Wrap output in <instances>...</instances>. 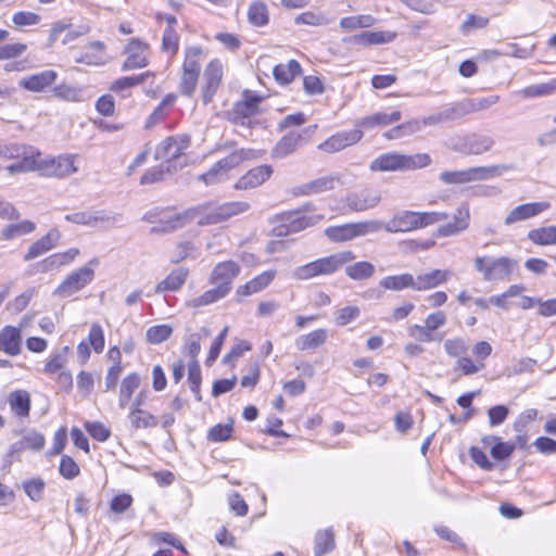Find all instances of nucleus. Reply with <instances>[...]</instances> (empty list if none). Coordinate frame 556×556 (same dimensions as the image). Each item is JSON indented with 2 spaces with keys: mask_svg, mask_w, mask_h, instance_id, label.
I'll list each match as a JSON object with an SVG mask.
<instances>
[{
  "mask_svg": "<svg viewBox=\"0 0 556 556\" xmlns=\"http://www.w3.org/2000/svg\"><path fill=\"white\" fill-rule=\"evenodd\" d=\"M494 144V138L489 135L478 132L468 134V155H480L489 152Z\"/></svg>",
  "mask_w": 556,
  "mask_h": 556,
  "instance_id": "nucleus-34",
  "label": "nucleus"
},
{
  "mask_svg": "<svg viewBox=\"0 0 556 556\" xmlns=\"http://www.w3.org/2000/svg\"><path fill=\"white\" fill-rule=\"evenodd\" d=\"M375 274V266L370 262L362 261L351 265L346 264L345 275L353 280L369 279Z\"/></svg>",
  "mask_w": 556,
  "mask_h": 556,
  "instance_id": "nucleus-42",
  "label": "nucleus"
},
{
  "mask_svg": "<svg viewBox=\"0 0 556 556\" xmlns=\"http://www.w3.org/2000/svg\"><path fill=\"white\" fill-rule=\"evenodd\" d=\"M361 129H351L337 132L319 144V149L333 153L357 143L363 138Z\"/></svg>",
  "mask_w": 556,
  "mask_h": 556,
  "instance_id": "nucleus-12",
  "label": "nucleus"
},
{
  "mask_svg": "<svg viewBox=\"0 0 556 556\" xmlns=\"http://www.w3.org/2000/svg\"><path fill=\"white\" fill-rule=\"evenodd\" d=\"M173 332V329L168 325L152 326L147 330V340L151 344H160L166 341Z\"/></svg>",
  "mask_w": 556,
  "mask_h": 556,
  "instance_id": "nucleus-55",
  "label": "nucleus"
},
{
  "mask_svg": "<svg viewBox=\"0 0 556 556\" xmlns=\"http://www.w3.org/2000/svg\"><path fill=\"white\" fill-rule=\"evenodd\" d=\"M496 443L491 448V455L496 460H504L508 458L515 451V444L503 442L500 438H493Z\"/></svg>",
  "mask_w": 556,
  "mask_h": 556,
  "instance_id": "nucleus-62",
  "label": "nucleus"
},
{
  "mask_svg": "<svg viewBox=\"0 0 556 556\" xmlns=\"http://www.w3.org/2000/svg\"><path fill=\"white\" fill-rule=\"evenodd\" d=\"M440 180L445 185H464L471 182L468 169L442 172L440 174Z\"/></svg>",
  "mask_w": 556,
  "mask_h": 556,
  "instance_id": "nucleus-57",
  "label": "nucleus"
},
{
  "mask_svg": "<svg viewBox=\"0 0 556 556\" xmlns=\"http://www.w3.org/2000/svg\"><path fill=\"white\" fill-rule=\"evenodd\" d=\"M447 217L444 212H416L418 229L445 220Z\"/></svg>",
  "mask_w": 556,
  "mask_h": 556,
  "instance_id": "nucleus-59",
  "label": "nucleus"
},
{
  "mask_svg": "<svg viewBox=\"0 0 556 556\" xmlns=\"http://www.w3.org/2000/svg\"><path fill=\"white\" fill-rule=\"evenodd\" d=\"M444 350L448 356L459 358L467 353L468 346L464 339L454 338L444 342Z\"/></svg>",
  "mask_w": 556,
  "mask_h": 556,
  "instance_id": "nucleus-60",
  "label": "nucleus"
},
{
  "mask_svg": "<svg viewBox=\"0 0 556 556\" xmlns=\"http://www.w3.org/2000/svg\"><path fill=\"white\" fill-rule=\"evenodd\" d=\"M549 208L548 202H531L520 204L514 207L506 216L504 223L509 226L518 222H522L532 217H535Z\"/></svg>",
  "mask_w": 556,
  "mask_h": 556,
  "instance_id": "nucleus-20",
  "label": "nucleus"
},
{
  "mask_svg": "<svg viewBox=\"0 0 556 556\" xmlns=\"http://www.w3.org/2000/svg\"><path fill=\"white\" fill-rule=\"evenodd\" d=\"M40 21L41 16L39 14L29 11H18L12 17V22L17 27L34 26L39 24Z\"/></svg>",
  "mask_w": 556,
  "mask_h": 556,
  "instance_id": "nucleus-63",
  "label": "nucleus"
},
{
  "mask_svg": "<svg viewBox=\"0 0 556 556\" xmlns=\"http://www.w3.org/2000/svg\"><path fill=\"white\" fill-rule=\"evenodd\" d=\"M52 93L55 98L66 101H78L80 99V90L65 84L53 87Z\"/></svg>",
  "mask_w": 556,
  "mask_h": 556,
  "instance_id": "nucleus-64",
  "label": "nucleus"
},
{
  "mask_svg": "<svg viewBox=\"0 0 556 556\" xmlns=\"http://www.w3.org/2000/svg\"><path fill=\"white\" fill-rule=\"evenodd\" d=\"M148 50L147 43L139 39H132L126 47L127 58L123 63V71H131L136 68H142L148 65Z\"/></svg>",
  "mask_w": 556,
  "mask_h": 556,
  "instance_id": "nucleus-17",
  "label": "nucleus"
},
{
  "mask_svg": "<svg viewBox=\"0 0 556 556\" xmlns=\"http://www.w3.org/2000/svg\"><path fill=\"white\" fill-rule=\"evenodd\" d=\"M274 170L270 165H258L251 168L241 176L235 184L236 190H250L262 186L273 175Z\"/></svg>",
  "mask_w": 556,
  "mask_h": 556,
  "instance_id": "nucleus-15",
  "label": "nucleus"
},
{
  "mask_svg": "<svg viewBox=\"0 0 556 556\" xmlns=\"http://www.w3.org/2000/svg\"><path fill=\"white\" fill-rule=\"evenodd\" d=\"M379 224L375 220L350 223L330 226L325 229V236L332 242H345L358 237L378 232Z\"/></svg>",
  "mask_w": 556,
  "mask_h": 556,
  "instance_id": "nucleus-7",
  "label": "nucleus"
},
{
  "mask_svg": "<svg viewBox=\"0 0 556 556\" xmlns=\"http://www.w3.org/2000/svg\"><path fill=\"white\" fill-rule=\"evenodd\" d=\"M88 340L96 353H102L104 349V332L100 324L93 323L91 325Z\"/></svg>",
  "mask_w": 556,
  "mask_h": 556,
  "instance_id": "nucleus-61",
  "label": "nucleus"
},
{
  "mask_svg": "<svg viewBox=\"0 0 556 556\" xmlns=\"http://www.w3.org/2000/svg\"><path fill=\"white\" fill-rule=\"evenodd\" d=\"M262 100L261 96L244 91L243 99L238 101L229 113V119L236 125L251 128L253 125L251 118L258 113V104Z\"/></svg>",
  "mask_w": 556,
  "mask_h": 556,
  "instance_id": "nucleus-9",
  "label": "nucleus"
},
{
  "mask_svg": "<svg viewBox=\"0 0 556 556\" xmlns=\"http://www.w3.org/2000/svg\"><path fill=\"white\" fill-rule=\"evenodd\" d=\"M470 212L468 205H462L453 215V222L438 228V236L452 237L465 231L469 226Z\"/></svg>",
  "mask_w": 556,
  "mask_h": 556,
  "instance_id": "nucleus-21",
  "label": "nucleus"
},
{
  "mask_svg": "<svg viewBox=\"0 0 556 556\" xmlns=\"http://www.w3.org/2000/svg\"><path fill=\"white\" fill-rule=\"evenodd\" d=\"M22 333L21 328L5 326L0 331V351L16 356L21 353Z\"/></svg>",
  "mask_w": 556,
  "mask_h": 556,
  "instance_id": "nucleus-22",
  "label": "nucleus"
},
{
  "mask_svg": "<svg viewBox=\"0 0 556 556\" xmlns=\"http://www.w3.org/2000/svg\"><path fill=\"white\" fill-rule=\"evenodd\" d=\"M374 220L379 224L378 232L382 229L390 233L408 232L418 229L416 212L413 211H401L394 214L387 223L378 219Z\"/></svg>",
  "mask_w": 556,
  "mask_h": 556,
  "instance_id": "nucleus-11",
  "label": "nucleus"
},
{
  "mask_svg": "<svg viewBox=\"0 0 556 556\" xmlns=\"http://www.w3.org/2000/svg\"><path fill=\"white\" fill-rule=\"evenodd\" d=\"M380 200L379 191L367 188L350 193L346 197V205L351 211L364 212L377 206Z\"/></svg>",
  "mask_w": 556,
  "mask_h": 556,
  "instance_id": "nucleus-19",
  "label": "nucleus"
},
{
  "mask_svg": "<svg viewBox=\"0 0 556 556\" xmlns=\"http://www.w3.org/2000/svg\"><path fill=\"white\" fill-rule=\"evenodd\" d=\"M354 260L355 254L350 250L337 252L298 267L294 276L298 279L307 280L316 276L331 275Z\"/></svg>",
  "mask_w": 556,
  "mask_h": 556,
  "instance_id": "nucleus-5",
  "label": "nucleus"
},
{
  "mask_svg": "<svg viewBox=\"0 0 556 556\" xmlns=\"http://www.w3.org/2000/svg\"><path fill=\"white\" fill-rule=\"evenodd\" d=\"M273 74L278 83L287 85L291 83L295 76L301 74V65L298 61L290 60L287 64L276 65Z\"/></svg>",
  "mask_w": 556,
  "mask_h": 556,
  "instance_id": "nucleus-36",
  "label": "nucleus"
},
{
  "mask_svg": "<svg viewBox=\"0 0 556 556\" xmlns=\"http://www.w3.org/2000/svg\"><path fill=\"white\" fill-rule=\"evenodd\" d=\"M36 150L33 147H26L18 143H0V157L4 160L16 159L17 162L8 166L10 174L26 173L27 170L12 169L22 165L26 159L34 160Z\"/></svg>",
  "mask_w": 556,
  "mask_h": 556,
  "instance_id": "nucleus-13",
  "label": "nucleus"
},
{
  "mask_svg": "<svg viewBox=\"0 0 556 556\" xmlns=\"http://www.w3.org/2000/svg\"><path fill=\"white\" fill-rule=\"evenodd\" d=\"M452 276L450 270L433 269L414 278V290L425 291L445 283Z\"/></svg>",
  "mask_w": 556,
  "mask_h": 556,
  "instance_id": "nucleus-24",
  "label": "nucleus"
},
{
  "mask_svg": "<svg viewBox=\"0 0 556 556\" xmlns=\"http://www.w3.org/2000/svg\"><path fill=\"white\" fill-rule=\"evenodd\" d=\"M464 116V109L462 106V102L459 101L452 103L448 108L442 110L439 113L424 117L422 123L425 126H433L445 122H452Z\"/></svg>",
  "mask_w": 556,
  "mask_h": 556,
  "instance_id": "nucleus-25",
  "label": "nucleus"
},
{
  "mask_svg": "<svg viewBox=\"0 0 556 556\" xmlns=\"http://www.w3.org/2000/svg\"><path fill=\"white\" fill-rule=\"evenodd\" d=\"M327 340L326 329H316L295 339V346L300 351L314 350L323 345Z\"/></svg>",
  "mask_w": 556,
  "mask_h": 556,
  "instance_id": "nucleus-35",
  "label": "nucleus"
},
{
  "mask_svg": "<svg viewBox=\"0 0 556 556\" xmlns=\"http://www.w3.org/2000/svg\"><path fill=\"white\" fill-rule=\"evenodd\" d=\"M140 382L141 379L137 372H130L122 380L118 395L119 408H126L134 392L139 388Z\"/></svg>",
  "mask_w": 556,
  "mask_h": 556,
  "instance_id": "nucleus-32",
  "label": "nucleus"
},
{
  "mask_svg": "<svg viewBox=\"0 0 556 556\" xmlns=\"http://www.w3.org/2000/svg\"><path fill=\"white\" fill-rule=\"evenodd\" d=\"M179 48V36L175 27H166L163 33L162 49L163 51L176 54Z\"/></svg>",
  "mask_w": 556,
  "mask_h": 556,
  "instance_id": "nucleus-58",
  "label": "nucleus"
},
{
  "mask_svg": "<svg viewBox=\"0 0 556 556\" xmlns=\"http://www.w3.org/2000/svg\"><path fill=\"white\" fill-rule=\"evenodd\" d=\"M527 98L547 97L556 93V77L547 81L531 85L522 90Z\"/></svg>",
  "mask_w": 556,
  "mask_h": 556,
  "instance_id": "nucleus-46",
  "label": "nucleus"
},
{
  "mask_svg": "<svg viewBox=\"0 0 556 556\" xmlns=\"http://www.w3.org/2000/svg\"><path fill=\"white\" fill-rule=\"evenodd\" d=\"M200 54L201 49L199 47L188 48L186 50V59L182 64V72L199 75L201 71V65L199 62Z\"/></svg>",
  "mask_w": 556,
  "mask_h": 556,
  "instance_id": "nucleus-52",
  "label": "nucleus"
},
{
  "mask_svg": "<svg viewBox=\"0 0 556 556\" xmlns=\"http://www.w3.org/2000/svg\"><path fill=\"white\" fill-rule=\"evenodd\" d=\"M122 220V215L105 210H90V227L111 228Z\"/></svg>",
  "mask_w": 556,
  "mask_h": 556,
  "instance_id": "nucleus-37",
  "label": "nucleus"
},
{
  "mask_svg": "<svg viewBox=\"0 0 556 556\" xmlns=\"http://www.w3.org/2000/svg\"><path fill=\"white\" fill-rule=\"evenodd\" d=\"M11 410L20 418H26L30 410V395L26 390L12 391L8 396Z\"/></svg>",
  "mask_w": 556,
  "mask_h": 556,
  "instance_id": "nucleus-28",
  "label": "nucleus"
},
{
  "mask_svg": "<svg viewBox=\"0 0 556 556\" xmlns=\"http://www.w3.org/2000/svg\"><path fill=\"white\" fill-rule=\"evenodd\" d=\"M431 164V156L428 153L414 155L388 152L376 157L369 165L372 172H406L424 168Z\"/></svg>",
  "mask_w": 556,
  "mask_h": 556,
  "instance_id": "nucleus-4",
  "label": "nucleus"
},
{
  "mask_svg": "<svg viewBox=\"0 0 556 556\" xmlns=\"http://www.w3.org/2000/svg\"><path fill=\"white\" fill-rule=\"evenodd\" d=\"M153 76L154 73L148 71L135 76L121 77L112 84L111 90L115 92H122L124 90L130 89L135 86L142 84L147 78Z\"/></svg>",
  "mask_w": 556,
  "mask_h": 556,
  "instance_id": "nucleus-48",
  "label": "nucleus"
},
{
  "mask_svg": "<svg viewBox=\"0 0 556 556\" xmlns=\"http://www.w3.org/2000/svg\"><path fill=\"white\" fill-rule=\"evenodd\" d=\"M190 146V137L187 135L170 136L165 138L155 149L154 157L172 165L180 157Z\"/></svg>",
  "mask_w": 556,
  "mask_h": 556,
  "instance_id": "nucleus-10",
  "label": "nucleus"
},
{
  "mask_svg": "<svg viewBox=\"0 0 556 556\" xmlns=\"http://www.w3.org/2000/svg\"><path fill=\"white\" fill-rule=\"evenodd\" d=\"M528 238L538 245L556 244V226L541 227L532 229L528 233Z\"/></svg>",
  "mask_w": 556,
  "mask_h": 556,
  "instance_id": "nucleus-41",
  "label": "nucleus"
},
{
  "mask_svg": "<svg viewBox=\"0 0 556 556\" xmlns=\"http://www.w3.org/2000/svg\"><path fill=\"white\" fill-rule=\"evenodd\" d=\"M240 266L233 261L218 263L212 270L210 281L213 285L225 287L230 292L233 279L240 274Z\"/></svg>",
  "mask_w": 556,
  "mask_h": 556,
  "instance_id": "nucleus-18",
  "label": "nucleus"
},
{
  "mask_svg": "<svg viewBox=\"0 0 556 556\" xmlns=\"http://www.w3.org/2000/svg\"><path fill=\"white\" fill-rule=\"evenodd\" d=\"M379 285L381 288L392 291H402L407 288L414 289V277L408 273L386 276L380 280Z\"/></svg>",
  "mask_w": 556,
  "mask_h": 556,
  "instance_id": "nucleus-38",
  "label": "nucleus"
},
{
  "mask_svg": "<svg viewBox=\"0 0 556 556\" xmlns=\"http://www.w3.org/2000/svg\"><path fill=\"white\" fill-rule=\"evenodd\" d=\"M334 547V536L331 529L318 531L315 535V555L323 556Z\"/></svg>",
  "mask_w": 556,
  "mask_h": 556,
  "instance_id": "nucleus-49",
  "label": "nucleus"
},
{
  "mask_svg": "<svg viewBox=\"0 0 556 556\" xmlns=\"http://www.w3.org/2000/svg\"><path fill=\"white\" fill-rule=\"evenodd\" d=\"M473 268L483 281L496 283L509 281L519 264L517 260L508 256L478 255L473 260Z\"/></svg>",
  "mask_w": 556,
  "mask_h": 556,
  "instance_id": "nucleus-3",
  "label": "nucleus"
},
{
  "mask_svg": "<svg viewBox=\"0 0 556 556\" xmlns=\"http://www.w3.org/2000/svg\"><path fill=\"white\" fill-rule=\"evenodd\" d=\"M249 22L257 27L264 26L268 23V10L264 2L253 1L248 10Z\"/></svg>",
  "mask_w": 556,
  "mask_h": 556,
  "instance_id": "nucleus-47",
  "label": "nucleus"
},
{
  "mask_svg": "<svg viewBox=\"0 0 556 556\" xmlns=\"http://www.w3.org/2000/svg\"><path fill=\"white\" fill-rule=\"evenodd\" d=\"M79 254L76 248L68 249L63 253H55L50 255L43 261L45 269H52L54 267L63 266L72 262Z\"/></svg>",
  "mask_w": 556,
  "mask_h": 556,
  "instance_id": "nucleus-50",
  "label": "nucleus"
},
{
  "mask_svg": "<svg viewBox=\"0 0 556 556\" xmlns=\"http://www.w3.org/2000/svg\"><path fill=\"white\" fill-rule=\"evenodd\" d=\"M36 229L35 223L30 220H23L16 224L7 225L1 232V236L5 240H11L27 233L33 232Z\"/></svg>",
  "mask_w": 556,
  "mask_h": 556,
  "instance_id": "nucleus-45",
  "label": "nucleus"
},
{
  "mask_svg": "<svg viewBox=\"0 0 556 556\" xmlns=\"http://www.w3.org/2000/svg\"><path fill=\"white\" fill-rule=\"evenodd\" d=\"M172 172V165L160 164L155 167L148 169L140 179L141 185H150L164 179L166 173Z\"/></svg>",
  "mask_w": 556,
  "mask_h": 556,
  "instance_id": "nucleus-54",
  "label": "nucleus"
},
{
  "mask_svg": "<svg viewBox=\"0 0 556 556\" xmlns=\"http://www.w3.org/2000/svg\"><path fill=\"white\" fill-rule=\"evenodd\" d=\"M400 111H392L391 113L379 112L359 119L356 126L369 129L376 126H388L400 121Z\"/></svg>",
  "mask_w": 556,
  "mask_h": 556,
  "instance_id": "nucleus-30",
  "label": "nucleus"
},
{
  "mask_svg": "<svg viewBox=\"0 0 556 556\" xmlns=\"http://www.w3.org/2000/svg\"><path fill=\"white\" fill-rule=\"evenodd\" d=\"M258 157V154L253 149H239L233 152H231L226 157L219 160L217 163V166L224 170V173L227 175V173L236 167H238L242 162L248 160H256Z\"/></svg>",
  "mask_w": 556,
  "mask_h": 556,
  "instance_id": "nucleus-26",
  "label": "nucleus"
},
{
  "mask_svg": "<svg viewBox=\"0 0 556 556\" xmlns=\"http://www.w3.org/2000/svg\"><path fill=\"white\" fill-rule=\"evenodd\" d=\"M228 293H229V291H227L225 287L215 285V288L210 289V290L205 291L202 295L192 299L189 302V304L192 307L210 305L212 303H215V302L224 299Z\"/></svg>",
  "mask_w": 556,
  "mask_h": 556,
  "instance_id": "nucleus-40",
  "label": "nucleus"
},
{
  "mask_svg": "<svg viewBox=\"0 0 556 556\" xmlns=\"http://www.w3.org/2000/svg\"><path fill=\"white\" fill-rule=\"evenodd\" d=\"M303 137L300 132L291 131L283 136L276 144L273 154L275 157L282 159L291 154L301 144Z\"/></svg>",
  "mask_w": 556,
  "mask_h": 556,
  "instance_id": "nucleus-33",
  "label": "nucleus"
},
{
  "mask_svg": "<svg viewBox=\"0 0 556 556\" xmlns=\"http://www.w3.org/2000/svg\"><path fill=\"white\" fill-rule=\"evenodd\" d=\"M61 233L56 228H52L46 236L34 242L24 256L25 261H30L49 252L56 247L60 241Z\"/></svg>",
  "mask_w": 556,
  "mask_h": 556,
  "instance_id": "nucleus-23",
  "label": "nucleus"
},
{
  "mask_svg": "<svg viewBox=\"0 0 556 556\" xmlns=\"http://www.w3.org/2000/svg\"><path fill=\"white\" fill-rule=\"evenodd\" d=\"M77 154H62L55 157L42 159L40 152L36 150L34 160L26 159L22 165L15 166V170H38L45 176L63 178L78 170L76 161Z\"/></svg>",
  "mask_w": 556,
  "mask_h": 556,
  "instance_id": "nucleus-2",
  "label": "nucleus"
},
{
  "mask_svg": "<svg viewBox=\"0 0 556 556\" xmlns=\"http://www.w3.org/2000/svg\"><path fill=\"white\" fill-rule=\"evenodd\" d=\"M99 261L93 258L88 265L72 271L54 290L53 294L59 298H70L78 291L83 290L86 286L91 283L94 279V270L92 266H97Z\"/></svg>",
  "mask_w": 556,
  "mask_h": 556,
  "instance_id": "nucleus-6",
  "label": "nucleus"
},
{
  "mask_svg": "<svg viewBox=\"0 0 556 556\" xmlns=\"http://www.w3.org/2000/svg\"><path fill=\"white\" fill-rule=\"evenodd\" d=\"M128 418L135 429L153 428L157 425V418L147 410H143V413H129Z\"/></svg>",
  "mask_w": 556,
  "mask_h": 556,
  "instance_id": "nucleus-53",
  "label": "nucleus"
},
{
  "mask_svg": "<svg viewBox=\"0 0 556 556\" xmlns=\"http://www.w3.org/2000/svg\"><path fill=\"white\" fill-rule=\"evenodd\" d=\"M188 277V270L184 267L173 269L169 275L160 281L154 289L155 293H163L165 291H177L185 283Z\"/></svg>",
  "mask_w": 556,
  "mask_h": 556,
  "instance_id": "nucleus-29",
  "label": "nucleus"
},
{
  "mask_svg": "<svg viewBox=\"0 0 556 556\" xmlns=\"http://www.w3.org/2000/svg\"><path fill=\"white\" fill-rule=\"evenodd\" d=\"M250 207L251 205L247 201L225 202L213 208L204 205L194 206L182 213L161 218L160 226L152 227L151 232H170L191 220H197L199 225L218 224L249 211Z\"/></svg>",
  "mask_w": 556,
  "mask_h": 556,
  "instance_id": "nucleus-1",
  "label": "nucleus"
},
{
  "mask_svg": "<svg viewBox=\"0 0 556 556\" xmlns=\"http://www.w3.org/2000/svg\"><path fill=\"white\" fill-rule=\"evenodd\" d=\"M59 74L53 70H45L36 74L23 77L18 86L30 92H43L58 79Z\"/></svg>",
  "mask_w": 556,
  "mask_h": 556,
  "instance_id": "nucleus-16",
  "label": "nucleus"
},
{
  "mask_svg": "<svg viewBox=\"0 0 556 556\" xmlns=\"http://www.w3.org/2000/svg\"><path fill=\"white\" fill-rule=\"evenodd\" d=\"M324 218L323 215H304L300 211L286 212L276 217L278 225L274 228L277 236H289L307 227L316 225Z\"/></svg>",
  "mask_w": 556,
  "mask_h": 556,
  "instance_id": "nucleus-8",
  "label": "nucleus"
},
{
  "mask_svg": "<svg viewBox=\"0 0 556 556\" xmlns=\"http://www.w3.org/2000/svg\"><path fill=\"white\" fill-rule=\"evenodd\" d=\"M275 278V271L267 270L258 276L254 277L250 281H248L245 285L240 286L237 289L236 294L238 296H249L251 294L257 293L262 290H264Z\"/></svg>",
  "mask_w": 556,
  "mask_h": 556,
  "instance_id": "nucleus-27",
  "label": "nucleus"
},
{
  "mask_svg": "<svg viewBox=\"0 0 556 556\" xmlns=\"http://www.w3.org/2000/svg\"><path fill=\"white\" fill-rule=\"evenodd\" d=\"M16 445L18 450L40 451L45 446V437L34 429L26 430Z\"/></svg>",
  "mask_w": 556,
  "mask_h": 556,
  "instance_id": "nucleus-44",
  "label": "nucleus"
},
{
  "mask_svg": "<svg viewBox=\"0 0 556 556\" xmlns=\"http://www.w3.org/2000/svg\"><path fill=\"white\" fill-rule=\"evenodd\" d=\"M500 100L498 96H489V97H482V98H470L466 99L462 102V106L464 109V114H470L478 111H483L492 105L496 104Z\"/></svg>",
  "mask_w": 556,
  "mask_h": 556,
  "instance_id": "nucleus-39",
  "label": "nucleus"
},
{
  "mask_svg": "<svg viewBox=\"0 0 556 556\" xmlns=\"http://www.w3.org/2000/svg\"><path fill=\"white\" fill-rule=\"evenodd\" d=\"M395 35L386 31H364L353 37V40L364 46L382 45L394 39Z\"/></svg>",
  "mask_w": 556,
  "mask_h": 556,
  "instance_id": "nucleus-43",
  "label": "nucleus"
},
{
  "mask_svg": "<svg viewBox=\"0 0 556 556\" xmlns=\"http://www.w3.org/2000/svg\"><path fill=\"white\" fill-rule=\"evenodd\" d=\"M46 483L41 478H34L23 482V489L31 501L38 502L42 498Z\"/></svg>",
  "mask_w": 556,
  "mask_h": 556,
  "instance_id": "nucleus-56",
  "label": "nucleus"
},
{
  "mask_svg": "<svg viewBox=\"0 0 556 556\" xmlns=\"http://www.w3.org/2000/svg\"><path fill=\"white\" fill-rule=\"evenodd\" d=\"M340 184L341 179L338 175L324 176L305 184L302 191L305 194H318L332 190Z\"/></svg>",
  "mask_w": 556,
  "mask_h": 556,
  "instance_id": "nucleus-31",
  "label": "nucleus"
},
{
  "mask_svg": "<svg viewBox=\"0 0 556 556\" xmlns=\"http://www.w3.org/2000/svg\"><path fill=\"white\" fill-rule=\"evenodd\" d=\"M201 380H202V378H201L200 365L197 361H193L189 364L188 381L190 383V389H191L192 393L194 394L195 400L198 402L202 401V395H201V390H200Z\"/></svg>",
  "mask_w": 556,
  "mask_h": 556,
  "instance_id": "nucleus-51",
  "label": "nucleus"
},
{
  "mask_svg": "<svg viewBox=\"0 0 556 556\" xmlns=\"http://www.w3.org/2000/svg\"><path fill=\"white\" fill-rule=\"evenodd\" d=\"M222 77V63L218 60L211 61L203 74L204 86L202 101L204 104H208L212 101L213 97L219 88Z\"/></svg>",
  "mask_w": 556,
  "mask_h": 556,
  "instance_id": "nucleus-14",
  "label": "nucleus"
}]
</instances>
